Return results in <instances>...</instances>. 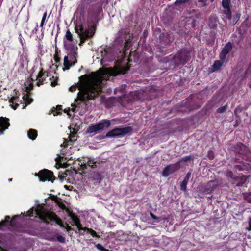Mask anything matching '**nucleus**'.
I'll use <instances>...</instances> for the list:
<instances>
[{
	"label": "nucleus",
	"instance_id": "obj_43",
	"mask_svg": "<svg viewBox=\"0 0 251 251\" xmlns=\"http://www.w3.org/2000/svg\"><path fill=\"white\" fill-rule=\"evenodd\" d=\"M16 99V97H13L12 98H11L10 100H9V102L10 103H13L14 102V100H15Z\"/></svg>",
	"mask_w": 251,
	"mask_h": 251
},
{
	"label": "nucleus",
	"instance_id": "obj_22",
	"mask_svg": "<svg viewBox=\"0 0 251 251\" xmlns=\"http://www.w3.org/2000/svg\"><path fill=\"white\" fill-rule=\"evenodd\" d=\"M23 99L24 101L26 102V103L28 104L31 103L33 99L29 97V96L27 94H24L23 96Z\"/></svg>",
	"mask_w": 251,
	"mask_h": 251
},
{
	"label": "nucleus",
	"instance_id": "obj_4",
	"mask_svg": "<svg viewBox=\"0 0 251 251\" xmlns=\"http://www.w3.org/2000/svg\"><path fill=\"white\" fill-rule=\"evenodd\" d=\"M111 125V121L108 120H103L96 124L91 125L86 130V133L97 134L101 131L108 128Z\"/></svg>",
	"mask_w": 251,
	"mask_h": 251
},
{
	"label": "nucleus",
	"instance_id": "obj_2",
	"mask_svg": "<svg viewBox=\"0 0 251 251\" xmlns=\"http://www.w3.org/2000/svg\"><path fill=\"white\" fill-rule=\"evenodd\" d=\"M29 213L30 216H33L35 214L46 223H49L50 221H54L60 227H64L62 221L54 213L46 212L43 209L40 208H37L35 209L32 208L29 211Z\"/></svg>",
	"mask_w": 251,
	"mask_h": 251
},
{
	"label": "nucleus",
	"instance_id": "obj_16",
	"mask_svg": "<svg viewBox=\"0 0 251 251\" xmlns=\"http://www.w3.org/2000/svg\"><path fill=\"white\" fill-rule=\"evenodd\" d=\"M235 168L239 171L251 169V165L248 163H244L235 166Z\"/></svg>",
	"mask_w": 251,
	"mask_h": 251
},
{
	"label": "nucleus",
	"instance_id": "obj_18",
	"mask_svg": "<svg viewBox=\"0 0 251 251\" xmlns=\"http://www.w3.org/2000/svg\"><path fill=\"white\" fill-rule=\"evenodd\" d=\"M37 136V131L33 129H30L28 131V136L29 138L34 140L36 139Z\"/></svg>",
	"mask_w": 251,
	"mask_h": 251
},
{
	"label": "nucleus",
	"instance_id": "obj_19",
	"mask_svg": "<svg viewBox=\"0 0 251 251\" xmlns=\"http://www.w3.org/2000/svg\"><path fill=\"white\" fill-rule=\"evenodd\" d=\"M222 65V63L220 61H215L212 66V72H215L219 70Z\"/></svg>",
	"mask_w": 251,
	"mask_h": 251
},
{
	"label": "nucleus",
	"instance_id": "obj_37",
	"mask_svg": "<svg viewBox=\"0 0 251 251\" xmlns=\"http://www.w3.org/2000/svg\"><path fill=\"white\" fill-rule=\"evenodd\" d=\"M76 85H73L69 88V91L71 92H74L76 90Z\"/></svg>",
	"mask_w": 251,
	"mask_h": 251
},
{
	"label": "nucleus",
	"instance_id": "obj_24",
	"mask_svg": "<svg viewBox=\"0 0 251 251\" xmlns=\"http://www.w3.org/2000/svg\"><path fill=\"white\" fill-rule=\"evenodd\" d=\"M197 5L199 7H202L207 6L206 0H199L197 2Z\"/></svg>",
	"mask_w": 251,
	"mask_h": 251
},
{
	"label": "nucleus",
	"instance_id": "obj_10",
	"mask_svg": "<svg viewBox=\"0 0 251 251\" xmlns=\"http://www.w3.org/2000/svg\"><path fill=\"white\" fill-rule=\"evenodd\" d=\"M230 0H222V5L225 9L224 13L226 15V17L231 20V11L229 7Z\"/></svg>",
	"mask_w": 251,
	"mask_h": 251
},
{
	"label": "nucleus",
	"instance_id": "obj_45",
	"mask_svg": "<svg viewBox=\"0 0 251 251\" xmlns=\"http://www.w3.org/2000/svg\"><path fill=\"white\" fill-rule=\"evenodd\" d=\"M50 251H60L57 248H50Z\"/></svg>",
	"mask_w": 251,
	"mask_h": 251
},
{
	"label": "nucleus",
	"instance_id": "obj_23",
	"mask_svg": "<svg viewBox=\"0 0 251 251\" xmlns=\"http://www.w3.org/2000/svg\"><path fill=\"white\" fill-rule=\"evenodd\" d=\"M84 231H87V232L91 234L93 237H99V236H98L97 235V233L94 230H93V229H92L91 228L85 227Z\"/></svg>",
	"mask_w": 251,
	"mask_h": 251
},
{
	"label": "nucleus",
	"instance_id": "obj_54",
	"mask_svg": "<svg viewBox=\"0 0 251 251\" xmlns=\"http://www.w3.org/2000/svg\"><path fill=\"white\" fill-rule=\"evenodd\" d=\"M118 90H119V89H116V91H118Z\"/></svg>",
	"mask_w": 251,
	"mask_h": 251
},
{
	"label": "nucleus",
	"instance_id": "obj_1",
	"mask_svg": "<svg viewBox=\"0 0 251 251\" xmlns=\"http://www.w3.org/2000/svg\"><path fill=\"white\" fill-rule=\"evenodd\" d=\"M104 73L90 77L88 75H84L79 77L80 83L78 86L79 92L77 94V99L75 100V103L72 104L73 107L72 111L74 112L75 108L85 107L87 106L86 102L94 99L101 90L102 78Z\"/></svg>",
	"mask_w": 251,
	"mask_h": 251
},
{
	"label": "nucleus",
	"instance_id": "obj_14",
	"mask_svg": "<svg viewBox=\"0 0 251 251\" xmlns=\"http://www.w3.org/2000/svg\"><path fill=\"white\" fill-rule=\"evenodd\" d=\"M218 18L215 16H211L209 19V26L211 28H214L217 27Z\"/></svg>",
	"mask_w": 251,
	"mask_h": 251
},
{
	"label": "nucleus",
	"instance_id": "obj_3",
	"mask_svg": "<svg viewBox=\"0 0 251 251\" xmlns=\"http://www.w3.org/2000/svg\"><path fill=\"white\" fill-rule=\"evenodd\" d=\"M65 47L67 50L68 55L64 57V65L69 69L70 66L74 65L77 62V47L72 44H66Z\"/></svg>",
	"mask_w": 251,
	"mask_h": 251
},
{
	"label": "nucleus",
	"instance_id": "obj_48",
	"mask_svg": "<svg viewBox=\"0 0 251 251\" xmlns=\"http://www.w3.org/2000/svg\"><path fill=\"white\" fill-rule=\"evenodd\" d=\"M238 146L240 147V148L241 149L245 148V146H244V145H243V144H240V145H238Z\"/></svg>",
	"mask_w": 251,
	"mask_h": 251
},
{
	"label": "nucleus",
	"instance_id": "obj_47",
	"mask_svg": "<svg viewBox=\"0 0 251 251\" xmlns=\"http://www.w3.org/2000/svg\"><path fill=\"white\" fill-rule=\"evenodd\" d=\"M66 229H67V230L68 231H70V230H72V228H71V226H67V227H66Z\"/></svg>",
	"mask_w": 251,
	"mask_h": 251
},
{
	"label": "nucleus",
	"instance_id": "obj_41",
	"mask_svg": "<svg viewBox=\"0 0 251 251\" xmlns=\"http://www.w3.org/2000/svg\"><path fill=\"white\" fill-rule=\"evenodd\" d=\"M239 18V17H237L236 19H234V20H233V21H231V24L233 25H234L236 23V22H237V18L238 19Z\"/></svg>",
	"mask_w": 251,
	"mask_h": 251
},
{
	"label": "nucleus",
	"instance_id": "obj_20",
	"mask_svg": "<svg viewBox=\"0 0 251 251\" xmlns=\"http://www.w3.org/2000/svg\"><path fill=\"white\" fill-rule=\"evenodd\" d=\"M45 73H43L42 71H41L39 74H38L37 76H36V79L38 80V82H37V85L39 86L40 85H41L44 81V78H41L44 75Z\"/></svg>",
	"mask_w": 251,
	"mask_h": 251
},
{
	"label": "nucleus",
	"instance_id": "obj_6",
	"mask_svg": "<svg viewBox=\"0 0 251 251\" xmlns=\"http://www.w3.org/2000/svg\"><path fill=\"white\" fill-rule=\"evenodd\" d=\"M75 30L81 39L79 45L82 44L84 42V40L86 39L93 36L94 34L93 29L88 30L84 28L82 25L80 26L79 27H75Z\"/></svg>",
	"mask_w": 251,
	"mask_h": 251
},
{
	"label": "nucleus",
	"instance_id": "obj_8",
	"mask_svg": "<svg viewBox=\"0 0 251 251\" xmlns=\"http://www.w3.org/2000/svg\"><path fill=\"white\" fill-rule=\"evenodd\" d=\"M179 169V162H177L175 164L169 165L164 168L162 172V175L165 177H167L170 174L173 173Z\"/></svg>",
	"mask_w": 251,
	"mask_h": 251
},
{
	"label": "nucleus",
	"instance_id": "obj_33",
	"mask_svg": "<svg viewBox=\"0 0 251 251\" xmlns=\"http://www.w3.org/2000/svg\"><path fill=\"white\" fill-rule=\"evenodd\" d=\"M189 0H176L175 2V4L177 5L179 3H184L186 2H188Z\"/></svg>",
	"mask_w": 251,
	"mask_h": 251
},
{
	"label": "nucleus",
	"instance_id": "obj_29",
	"mask_svg": "<svg viewBox=\"0 0 251 251\" xmlns=\"http://www.w3.org/2000/svg\"><path fill=\"white\" fill-rule=\"evenodd\" d=\"M226 108H227V105H226L224 106L219 108L217 110V112H218L219 113H223L226 110Z\"/></svg>",
	"mask_w": 251,
	"mask_h": 251
},
{
	"label": "nucleus",
	"instance_id": "obj_53",
	"mask_svg": "<svg viewBox=\"0 0 251 251\" xmlns=\"http://www.w3.org/2000/svg\"><path fill=\"white\" fill-rule=\"evenodd\" d=\"M211 2H213L214 0H210Z\"/></svg>",
	"mask_w": 251,
	"mask_h": 251
},
{
	"label": "nucleus",
	"instance_id": "obj_11",
	"mask_svg": "<svg viewBox=\"0 0 251 251\" xmlns=\"http://www.w3.org/2000/svg\"><path fill=\"white\" fill-rule=\"evenodd\" d=\"M232 48L230 42H228L223 49L220 54V58L222 60L226 59V55L229 52Z\"/></svg>",
	"mask_w": 251,
	"mask_h": 251
},
{
	"label": "nucleus",
	"instance_id": "obj_15",
	"mask_svg": "<svg viewBox=\"0 0 251 251\" xmlns=\"http://www.w3.org/2000/svg\"><path fill=\"white\" fill-rule=\"evenodd\" d=\"M89 177L92 180L98 181L100 182L101 180L100 174L98 172H94L89 175Z\"/></svg>",
	"mask_w": 251,
	"mask_h": 251
},
{
	"label": "nucleus",
	"instance_id": "obj_44",
	"mask_svg": "<svg viewBox=\"0 0 251 251\" xmlns=\"http://www.w3.org/2000/svg\"><path fill=\"white\" fill-rule=\"evenodd\" d=\"M10 105L13 109H16L17 107L19 106V104L16 103L14 106L12 104H11Z\"/></svg>",
	"mask_w": 251,
	"mask_h": 251
},
{
	"label": "nucleus",
	"instance_id": "obj_27",
	"mask_svg": "<svg viewBox=\"0 0 251 251\" xmlns=\"http://www.w3.org/2000/svg\"><path fill=\"white\" fill-rule=\"evenodd\" d=\"M188 182L183 180L180 184V189L182 191H185L187 188Z\"/></svg>",
	"mask_w": 251,
	"mask_h": 251
},
{
	"label": "nucleus",
	"instance_id": "obj_12",
	"mask_svg": "<svg viewBox=\"0 0 251 251\" xmlns=\"http://www.w3.org/2000/svg\"><path fill=\"white\" fill-rule=\"evenodd\" d=\"M10 126L8 119L3 117L0 118V135L3 133L4 131L7 129Z\"/></svg>",
	"mask_w": 251,
	"mask_h": 251
},
{
	"label": "nucleus",
	"instance_id": "obj_25",
	"mask_svg": "<svg viewBox=\"0 0 251 251\" xmlns=\"http://www.w3.org/2000/svg\"><path fill=\"white\" fill-rule=\"evenodd\" d=\"M244 198L248 202L251 203V193H246L244 195Z\"/></svg>",
	"mask_w": 251,
	"mask_h": 251
},
{
	"label": "nucleus",
	"instance_id": "obj_21",
	"mask_svg": "<svg viewBox=\"0 0 251 251\" xmlns=\"http://www.w3.org/2000/svg\"><path fill=\"white\" fill-rule=\"evenodd\" d=\"M127 71V68L126 67H119L117 69L116 75L118 74H124Z\"/></svg>",
	"mask_w": 251,
	"mask_h": 251
},
{
	"label": "nucleus",
	"instance_id": "obj_7",
	"mask_svg": "<svg viewBox=\"0 0 251 251\" xmlns=\"http://www.w3.org/2000/svg\"><path fill=\"white\" fill-rule=\"evenodd\" d=\"M173 59L176 65L184 64L189 59L188 52L186 50H182L174 56Z\"/></svg>",
	"mask_w": 251,
	"mask_h": 251
},
{
	"label": "nucleus",
	"instance_id": "obj_39",
	"mask_svg": "<svg viewBox=\"0 0 251 251\" xmlns=\"http://www.w3.org/2000/svg\"><path fill=\"white\" fill-rule=\"evenodd\" d=\"M208 157L210 159H212L214 158L213 153L212 151H209L208 153Z\"/></svg>",
	"mask_w": 251,
	"mask_h": 251
},
{
	"label": "nucleus",
	"instance_id": "obj_13",
	"mask_svg": "<svg viewBox=\"0 0 251 251\" xmlns=\"http://www.w3.org/2000/svg\"><path fill=\"white\" fill-rule=\"evenodd\" d=\"M216 184L214 181H210L203 186L202 191L204 193L209 194L215 188Z\"/></svg>",
	"mask_w": 251,
	"mask_h": 251
},
{
	"label": "nucleus",
	"instance_id": "obj_36",
	"mask_svg": "<svg viewBox=\"0 0 251 251\" xmlns=\"http://www.w3.org/2000/svg\"><path fill=\"white\" fill-rule=\"evenodd\" d=\"M191 173H188L186 174V176H185V178H184L183 180L185 181H187L188 182V180L189 179V178H190V177L191 176Z\"/></svg>",
	"mask_w": 251,
	"mask_h": 251
},
{
	"label": "nucleus",
	"instance_id": "obj_51",
	"mask_svg": "<svg viewBox=\"0 0 251 251\" xmlns=\"http://www.w3.org/2000/svg\"><path fill=\"white\" fill-rule=\"evenodd\" d=\"M54 115H56V114H58V113L56 112L55 113H53Z\"/></svg>",
	"mask_w": 251,
	"mask_h": 251
},
{
	"label": "nucleus",
	"instance_id": "obj_34",
	"mask_svg": "<svg viewBox=\"0 0 251 251\" xmlns=\"http://www.w3.org/2000/svg\"><path fill=\"white\" fill-rule=\"evenodd\" d=\"M57 240L61 243H64L65 242V238L62 235H59L57 237Z\"/></svg>",
	"mask_w": 251,
	"mask_h": 251
},
{
	"label": "nucleus",
	"instance_id": "obj_9",
	"mask_svg": "<svg viewBox=\"0 0 251 251\" xmlns=\"http://www.w3.org/2000/svg\"><path fill=\"white\" fill-rule=\"evenodd\" d=\"M38 176L41 181H51L53 177V173L48 170H41L39 172Z\"/></svg>",
	"mask_w": 251,
	"mask_h": 251
},
{
	"label": "nucleus",
	"instance_id": "obj_49",
	"mask_svg": "<svg viewBox=\"0 0 251 251\" xmlns=\"http://www.w3.org/2000/svg\"><path fill=\"white\" fill-rule=\"evenodd\" d=\"M51 85L52 86H55L56 85V84L54 82H51Z\"/></svg>",
	"mask_w": 251,
	"mask_h": 251
},
{
	"label": "nucleus",
	"instance_id": "obj_17",
	"mask_svg": "<svg viewBox=\"0 0 251 251\" xmlns=\"http://www.w3.org/2000/svg\"><path fill=\"white\" fill-rule=\"evenodd\" d=\"M85 166L87 165L89 166H91L92 168H94L95 166H96V161H95L93 158H87L86 159L84 160V162Z\"/></svg>",
	"mask_w": 251,
	"mask_h": 251
},
{
	"label": "nucleus",
	"instance_id": "obj_50",
	"mask_svg": "<svg viewBox=\"0 0 251 251\" xmlns=\"http://www.w3.org/2000/svg\"><path fill=\"white\" fill-rule=\"evenodd\" d=\"M69 111V110H66V109H65V110H64V112H65V113H68V115H69V114L68 113V112Z\"/></svg>",
	"mask_w": 251,
	"mask_h": 251
},
{
	"label": "nucleus",
	"instance_id": "obj_52",
	"mask_svg": "<svg viewBox=\"0 0 251 251\" xmlns=\"http://www.w3.org/2000/svg\"><path fill=\"white\" fill-rule=\"evenodd\" d=\"M12 178L9 179V181H12Z\"/></svg>",
	"mask_w": 251,
	"mask_h": 251
},
{
	"label": "nucleus",
	"instance_id": "obj_26",
	"mask_svg": "<svg viewBox=\"0 0 251 251\" xmlns=\"http://www.w3.org/2000/svg\"><path fill=\"white\" fill-rule=\"evenodd\" d=\"M65 37H66V39L69 41H71L73 40L72 34H71V33L70 32V31L69 30H68L67 31V32L66 33Z\"/></svg>",
	"mask_w": 251,
	"mask_h": 251
},
{
	"label": "nucleus",
	"instance_id": "obj_28",
	"mask_svg": "<svg viewBox=\"0 0 251 251\" xmlns=\"http://www.w3.org/2000/svg\"><path fill=\"white\" fill-rule=\"evenodd\" d=\"M96 247L97 248V249L100 251H113L112 250L109 251L108 249L104 248L100 244H98L97 245H96Z\"/></svg>",
	"mask_w": 251,
	"mask_h": 251
},
{
	"label": "nucleus",
	"instance_id": "obj_30",
	"mask_svg": "<svg viewBox=\"0 0 251 251\" xmlns=\"http://www.w3.org/2000/svg\"><path fill=\"white\" fill-rule=\"evenodd\" d=\"M191 159H192V156L191 155L184 156L181 159L179 163L181 161L187 162Z\"/></svg>",
	"mask_w": 251,
	"mask_h": 251
},
{
	"label": "nucleus",
	"instance_id": "obj_5",
	"mask_svg": "<svg viewBox=\"0 0 251 251\" xmlns=\"http://www.w3.org/2000/svg\"><path fill=\"white\" fill-rule=\"evenodd\" d=\"M132 128L127 126L124 128H115L109 131L106 135L107 137L121 138L125 135L131 133Z\"/></svg>",
	"mask_w": 251,
	"mask_h": 251
},
{
	"label": "nucleus",
	"instance_id": "obj_42",
	"mask_svg": "<svg viewBox=\"0 0 251 251\" xmlns=\"http://www.w3.org/2000/svg\"><path fill=\"white\" fill-rule=\"evenodd\" d=\"M251 72V65H250L248 69H247L246 73V74H248Z\"/></svg>",
	"mask_w": 251,
	"mask_h": 251
},
{
	"label": "nucleus",
	"instance_id": "obj_38",
	"mask_svg": "<svg viewBox=\"0 0 251 251\" xmlns=\"http://www.w3.org/2000/svg\"><path fill=\"white\" fill-rule=\"evenodd\" d=\"M71 218L73 222H74V223L79 220L78 217L75 215H72L71 216Z\"/></svg>",
	"mask_w": 251,
	"mask_h": 251
},
{
	"label": "nucleus",
	"instance_id": "obj_35",
	"mask_svg": "<svg viewBox=\"0 0 251 251\" xmlns=\"http://www.w3.org/2000/svg\"><path fill=\"white\" fill-rule=\"evenodd\" d=\"M249 226L246 228V229L248 231H251V218H249L248 221Z\"/></svg>",
	"mask_w": 251,
	"mask_h": 251
},
{
	"label": "nucleus",
	"instance_id": "obj_40",
	"mask_svg": "<svg viewBox=\"0 0 251 251\" xmlns=\"http://www.w3.org/2000/svg\"><path fill=\"white\" fill-rule=\"evenodd\" d=\"M150 215L152 219L154 220H157L158 218L156 216H155L153 213H150Z\"/></svg>",
	"mask_w": 251,
	"mask_h": 251
},
{
	"label": "nucleus",
	"instance_id": "obj_32",
	"mask_svg": "<svg viewBox=\"0 0 251 251\" xmlns=\"http://www.w3.org/2000/svg\"><path fill=\"white\" fill-rule=\"evenodd\" d=\"M75 224L76 225V226H77V227L79 230H84V228L80 227V221L79 220L77 221H76V222H75Z\"/></svg>",
	"mask_w": 251,
	"mask_h": 251
},
{
	"label": "nucleus",
	"instance_id": "obj_31",
	"mask_svg": "<svg viewBox=\"0 0 251 251\" xmlns=\"http://www.w3.org/2000/svg\"><path fill=\"white\" fill-rule=\"evenodd\" d=\"M46 17H47V11H46L43 14V17L42 19V21L41 22V24H40L41 27H43L44 26L45 20L46 19Z\"/></svg>",
	"mask_w": 251,
	"mask_h": 251
},
{
	"label": "nucleus",
	"instance_id": "obj_46",
	"mask_svg": "<svg viewBox=\"0 0 251 251\" xmlns=\"http://www.w3.org/2000/svg\"><path fill=\"white\" fill-rule=\"evenodd\" d=\"M61 105H58L56 106V110H60L61 109Z\"/></svg>",
	"mask_w": 251,
	"mask_h": 251
}]
</instances>
